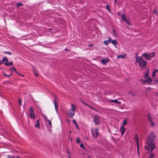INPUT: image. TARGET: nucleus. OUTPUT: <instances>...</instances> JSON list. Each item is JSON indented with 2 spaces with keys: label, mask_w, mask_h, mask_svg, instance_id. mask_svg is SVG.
<instances>
[{
  "label": "nucleus",
  "mask_w": 158,
  "mask_h": 158,
  "mask_svg": "<svg viewBox=\"0 0 158 158\" xmlns=\"http://www.w3.org/2000/svg\"><path fill=\"white\" fill-rule=\"evenodd\" d=\"M155 138V136L153 133L149 135L148 137L147 140V145H145L144 147L146 149H147L148 151L149 150H151V154L149 158H153L155 156V154H153L152 152L156 148V147L154 144V139Z\"/></svg>",
  "instance_id": "f257e3e1"
},
{
  "label": "nucleus",
  "mask_w": 158,
  "mask_h": 158,
  "mask_svg": "<svg viewBox=\"0 0 158 158\" xmlns=\"http://www.w3.org/2000/svg\"><path fill=\"white\" fill-rule=\"evenodd\" d=\"M135 62L139 63V65L141 68L145 67L146 65L147 62L142 57H137L136 58Z\"/></svg>",
  "instance_id": "f03ea898"
},
{
  "label": "nucleus",
  "mask_w": 158,
  "mask_h": 158,
  "mask_svg": "<svg viewBox=\"0 0 158 158\" xmlns=\"http://www.w3.org/2000/svg\"><path fill=\"white\" fill-rule=\"evenodd\" d=\"M98 128H97L94 129V130H91V133L92 136L95 138H97L99 135V133L98 131Z\"/></svg>",
  "instance_id": "7ed1b4c3"
},
{
  "label": "nucleus",
  "mask_w": 158,
  "mask_h": 158,
  "mask_svg": "<svg viewBox=\"0 0 158 158\" xmlns=\"http://www.w3.org/2000/svg\"><path fill=\"white\" fill-rule=\"evenodd\" d=\"M147 118L148 121L150 122L151 123V126L152 127H153L155 125L154 123L153 122L152 118L151 116L149 114H148L147 115Z\"/></svg>",
  "instance_id": "20e7f679"
},
{
  "label": "nucleus",
  "mask_w": 158,
  "mask_h": 158,
  "mask_svg": "<svg viewBox=\"0 0 158 158\" xmlns=\"http://www.w3.org/2000/svg\"><path fill=\"white\" fill-rule=\"evenodd\" d=\"M99 118V117L98 115H96L94 117L93 119V121L95 122V125H98L100 124Z\"/></svg>",
  "instance_id": "39448f33"
},
{
  "label": "nucleus",
  "mask_w": 158,
  "mask_h": 158,
  "mask_svg": "<svg viewBox=\"0 0 158 158\" xmlns=\"http://www.w3.org/2000/svg\"><path fill=\"white\" fill-rule=\"evenodd\" d=\"M121 18L122 19V20L123 21H124L126 22L129 25H131L130 22L129 20L127 19L125 15V14H123L121 15Z\"/></svg>",
  "instance_id": "423d86ee"
},
{
  "label": "nucleus",
  "mask_w": 158,
  "mask_h": 158,
  "mask_svg": "<svg viewBox=\"0 0 158 158\" xmlns=\"http://www.w3.org/2000/svg\"><path fill=\"white\" fill-rule=\"evenodd\" d=\"M30 115L31 119H35V114L33 108L31 107L30 108Z\"/></svg>",
  "instance_id": "0eeeda50"
},
{
  "label": "nucleus",
  "mask_w": 158,
  "mask_h": 158,
  "mask_svg": "<svg viewBox=\"0 0 158 158\" xmlns=\"http://www.w3.org/2000/svg\"><path fill=\"white\" fill-rule=\"evenodd\" d=\"M109 61V60L108 58L106 59H103L101 61V63L103 64L106 65L107 63Z\"/></svg>",
  "instance_id": "6e6552de"
},
{
  "label": "nucleus",
  "mask_w": 158,
  "mask_h": 158,
  "mask_svg": "<svg viewBox=\"0 0 158 158\" xmlns=\"http://www.w3.org/2000/svg\"><path fill=\"white\" fill-rule=\"evenodd\" d=\"M142 56L144 57L146 60H151V58L149 56L148 54L147 53H144L142 55Z\"/></svg>",
  "instance_id": "1a4fd4ad"
},
{
  "label": "nucleus",
  "mask_w": 158,
  "mask_h": 158,
  "mask_svg": "<svg viewBox=\"0 0 158 158\" xmlns=\"http://www.w3.org/2000/svg\"><path fill=\"white\" fill-rule=\"evenodd\" d=\"M74 113L73 112H71V111L69 110L68 111V113L67 114V115L70 118H73V116L74 115Z\"/></svg>",
  "instance_id": "9d476101"
},
{
  "label": "nucleus",
  "mask_w": 158,
  "mask_h": 158,
  "mask_svg": "<svg viewBox=\"0 0 158 158\" xmlns=\"http://www.w3.org/2000/svg\"><path fill=\"white\" fill-rule=\"evenodd\" d=\"M120 130L122 135H123L126 130V129L123 126L120 127Z\"/></svg>",
  "instance_id": "9b49d317"
},
{
  "label": "nucleus",
  "mask_w": 158,
  "mask_h": 158,
  "mask_svg": "<svg viewBox=\"0 0 158 158\" xmlns=\"http://www.w3.org/2000/svg\"><path fill=\"white\" fill-rule=\"evenodd\" d=\"M145 81H146L149 85H151L152 82V81L151 78L148 77V78L145 79Z\"/></svg>",
  "instance_id": "f8f14e48"
},
{
  "label": "nucleus",
  "mask_w": 158,
  "mask_h": 158,
  "mask_svg": "<svg viewBox=\"0 0 158 158\" xmlns=\"http://www.w3.org/2000/svg\"><path fill=\"white\" fill-rule=\"evenodd\" d=\"M76 109V107L74 105H73V104H72L71 107V108L69 110L70 111H72L73 112H74L75 111Z\"/></svg>",
  "instance_id": "ddd939ff"
},
{
  "label": "nucleus",
  "mask_w": 158,
  "mask_h": 158,
  "mask_svg": "<svg viewBox=\"0 0 158 158\" xmlns=\"http://www.w3.org/2000/svg\"><path fill=\"white\" fill-rule=\"evenodd\" d=\"M109 39L107 40H105L104 41L103 43L106 45H107L108 44L111 42V38L109 37Z\"/></svg>",
  "instance_id": "4468645a"
},
{
  "label": "nucleus",
  "mask_w": 158,
  "mask_h": 158,
  "mask_svg": "<svg viewBox=\"0 0 158 158\" xmlns=\"http://www.w3.org/2000/svg\"><path fill=\"white\" fill-rule=\"evenodd\" d=\"M32 69L34 70V73L35 75L37 77H38L39 75L37 71L33 66H32Z\"/></svg>",
  "instance_id": "2eb2a0df"
},
{
  "label": "nucleus",
  "mask_w": 158,
  "mask_h": 158,
  "mask_svg": "<svg viewBox=\"0 0 158 158\" xmlns=\"http://www.w3.org/2000/svg\"><path fill=\"white\" fill-rule=\"evenodd\" d=\"M148 55L150 58H151L155 56L156 53L154 52H152L148 54Z\"/></svg>",
  "instance_id": "dca6fc26"
},
{
  "label": "nucleus",
  "mask_w": 158,
  "mask_h": 158,
  "mask_svg": "<svg viewBox=\"0 0 158 158\" xmlns=\"http://www.w3.org/2000/svg\"><path fill=\"white\" fill-rule=\"evenodd\" d=\"M110 102H111L114 103L115 104L118 103L119 104H120L121 103L120 102L118 101L116 99H115L114 100H111L110 101Z\"/></svg>",
  "instance_id": "f3484780"
},
{
  "label": "nucleus",
  "mask_w": 158,
  "mask_h": 158,
  "mask_svg": "<svg viewBox=\"0 0 158 158\" xmlns=\"http://www.w3.org/2000/svg\"><path fill=\"white\" fill-rule=\"evenodd\" d=\"M54 105L55 109L56 111H57V109L58 108V106L57 105V102H56V100H55V101H54Z\"/></svg>",
  "instance_id": "a211bd4d"
},
{
  "label": "nucleus",
  "mask_w": 158,
  "mask_h": 158,
  "mask_svg": "<svg viewBox=\"0 0 158 158\" xmlns=\"http://www.w3.org/2000/svg\"><path fill=\"white\" fill-rule=\"evenodd\" d=\"M34 126L35 127H38L39 128H40V122L39 119L37 120V123L35 124Z\"/></svg>",
  "instance_id": "6ab92c4d"
},
{
  "label": "nucleus",
  "mask_w": 158,
  "mask_h": 158,
  "mask_svg": "<svg viewBox=\"0 0 158 158\" xmlns=\"http://www.w3.org/2000/svg\"><path fill=\"white\" fill-rule=\"evenodd\" d=\"M4 64L6 66H9L13 65V63L12 61H10L9 63L5 62Z\"/></svg>",
  "instance_id": "aec40b11"
},
{
  "label": "nucleus",
  "mask_w": 158,
  "mask_h": 158,
  "mask_svg": "<svg viewBox=\"0 0 158 158\" xmlns=\"http://www.w3.org/2000/svg\"><path fill=\"white\" fill-rule=\"evenodd\" d=\"M10 70L11 71H14L17 74H19V73L16 71L15 69V68L14 67H11L10 68Z\"/></svg>",
  "instance_id": "412c9836"
},
{
  "label": "nucleus",
  "mask_w": 158,
  "mask_h": 158,
  "mask_svg": "<svg viewBox=\"0 0 158 158\" xmlns=\"http://www.w3.org/2000/svg\"><path fill=\"white\" fill-rule=\"evenodd\" d=\"M73 123H74L75 124V125H76V128L77 129H79V127H78V125H77V123L75 120L74 119H73Z\"/></svg>",
  "instance_id": "4be33fe9"
},
{
  "label": "nucleus",
  "mask_w": 158,
  "mask_h": 158,
  "mask_svg": "<svg viewBox=\"0 0 158 158\" xmlns=\"http://www.w3.org/2000/svg\"><path fill=\"white\" fill-rule=\"evenodd\" d=\"M2 63H3V62L4 61L8 62V59L6 57H4L2 58Z\"/></svg>",
  "instance_id": "5701e85b"
},
{
  "label": "nucleus",
  "mask_w": 158,
  "mask_h": 158,
  "mask_svg": "<svg viewBox=\"0 0 158 158\" xmlns=\"http://www.w3.org/2000/svg\"><path fill=\"white\" fill-rule=\"evenodd\" d=\"M112 44L114 45L115 46L117 44V42L115 40H111V42Z\"/></svg>",
  "instance_id": "b1692460"
},
{
  "label": "nucleus",
  "mask_w": 158,
  "mask_h": 158,
  "mask_svg": "<svg viewBox=\"0 0 158 158\" xmlns=\"http://www.w3.org/2000/svg\"><path fill=\"white\" fill-rule=\"evenodd\" d=\"M134 139L136 140V143H138V138L137 134H135L134 138Z\"/></svg>",
  "instance_id": "393cba45"
},
{
  "label": "nucleus",
  "mask_w": 158,
  "mask_h": 158,
  "mask_svg": "<svg viewBox=\"0 0 158 158\" xmlns=\"http://www.w3.org/2000/svg\"><path fill=\"white\" fill-rule=\"evenodd\" d=\"M149 74V70L148 69L147 70V72L144 75V77L145 78L147 77H148Z\"/></svg>",
  "instance_id": "a878e982"
},
{
  "label": "nucleus",
  "mask_w": 158,
  "mask_h": 158,
  "mask_svg": "<svg viewBox=\"0 0 158 158\" xmlns=\"http://www.w3.org/2000/svg\"><path fill=\"white\" fill-rule=\"evenodd\" d=\"M4 53L5 54H8L9 55H12L11 53L10 52H9V51H8V52L4 51Z\"/></svg>",
  "instance_id": "bb28decb"
},
{
  "label": "nucleus",
  "mask_w": 158,
  "mask_h": 158,
  "mask_svg": "<svg viewBox=\"0 0 158 158\" xmlns=\"http://www.w3.org/2000/svg\"><path fill=\"white\" fill-rule=\"evenodd\" d=\"M124 55H119L117 56V58H124Z\"/></svg>",
  "instance_id": "cd10ccee"
},
{
  "label": "nucleus",
  "mask_w": 158,
  "mask_h": 158,
  "mask_svg": "<svg viewBox=\"0 0 158 158\" xmlns=\"http://www.w3.org/2000/svg\"><path fill=\"white\" fill-rule=\"evenodd\" d=\"M17 7L18 8H19V6H22L23 5V4L21 3H17Z\"/></svg>",
  "instance_id": "c85d7f7f"
},
{
  "label": "nucleus",
  "mask_w": 158,
  "mask_h": 158,
  "mask_svg": "<svg viewBox=\"0 0 158 158\" xmlns=\"http://www.w3.org/2000/svg\"><path fill=\"white\" fill-rule=\"evenodd\" d=\"M127 123V120L126 119H125L123 121V125L125 126Z\"/></svg>",
  "instance_id": "c756f323"
},
{
  "label": "nucleus",
  "mask_w": 158,
  "mask_h": 158,
  "mask_svg": "<svg viewBox=\"0 0 158 158\" xmlns=\"http://www.w3.org/2000/svg\"><path fill=\"white\" fill-rule=\"evenodd\" d=\"M45 117V118L46 119H47V120L48 121V123H49V125H50V126H51L52 125V123H51V121H50L48 119H47V118H46Z\"/></svg>",
  "instance_id": "7c9ffc66"
},
{
  "label": "nucleus",
  "mask_w": 158,
  "mask_h": 158,
  "mask_svg": "<svg viewBox=\"0 0 158 158\" xmlns=\"http://www.w3.org/2000/svg\"><path fill=\"white\" fill-rule=\"evenodd\" d=\"M155 76H156V73H155V72H154L153 71V72L152 74V78H154V77H155Z\"/></svg>",
  "instance_id": "2f4dec72"
},
{
  "label": "nucleus",
  "mask_w": 158,
  "mask_h": 158,
  "mask_svg": "<svg viewBox=\"0 0 158 158\" xmlns=\"http://www.w3.org/2000/svg\"><path fill=\"white\" fill-rule=\"evenodd\" d=\"M137 152H138V154H139V143H137Z\"/></svg>",
  "instance_id": "473e14b6"
},
{
  "label": "nucleus",
  "mask_w": 158,
  "mask_h": 158,
  "mask_svg": "<svg viewBox=\"0 0 158 158\" xmlns=\"http://www.w3.org/2000/svg\"><path fill=\"white\" fill-rule=\"evenodd\" d=\"M80 147L81 148H83V149H84V148H85L84 147V145H83V144H82V143H81V144H80Z\"/></svg>",
  "instance_id": "72a5a7b5"
},
{
  "label": "nucleus",
  "mask_w": 158,
  "mask_h": 158,
  "mask_svg": "<svg viewBox=\"0 0 158 158\" xmlns=\"http://www.w3.org/2000/svg\"><path fill=\"white\" fill-rule=\"evenodd\" d=\"M19 105L21 106L22 105L21 100L20 99H19Z\"/></svg>",
  "instance_id": "f704fd0d"
},
{
  "label": "nucleus",
  "mask_w": 158,
  "mask_h": 158,
  "mask_svg": "<svg viewBox=\"0 0 158 158\" xmlns=\"http://www.w3.org/2000/svg\"><path fill=\"white\" fill-rule=\"evenodd\" d=\"M3 75L4 76H5L6 77H10V75H8L6 74L5 73H3Z\"/></svg>",
  "instance_id": "c9c22d12"
},
{
  "label": "nucleus",
  "mask_w": 158,
  "mask_h": 158,
  "mask_svg": "<svg viewBox=\"0 0 158 158\" xmlns=\"http://www.w3.org/2000/svg\"><path fill=\"white\" fill-rule=\"evenodd\" d=\"M77 142L78 143H79L80 142V140L79 139H78V138L77 139Z\"/></svg>",
  "instance_id": "e433bc0d"
},
{
  "label": "nucleus",
  "mask_w": 158,
  "mask_h": 158,
  "mask_svg": "<svg viewBox=\"0 0 158 158\" xmlns=\"http://www.w3.org/2000/svg\"><path fill=\"white\" fill-rule=\"evenodd\" d=\"M113 31L114 33V35H115V36H116V35H117V34L115 31L114 30H113Z\"/></svg>",
  "instance_id": "4c0bfd02"
},
{
  "label": "nucleus",
  "mask_w": 158,
  "mask_h": 158,
  "mask_svg": "<svg viewBox=\"0 0 158 158\" xmlns=\"http://www.w3.org/2000/svg\"><path fill=\"white\" fill-rule=\"evenodd\" d=\"M89 107L90 108H91V109H92V110H95L96 111H97V110L95 109V108H93V107H92L91 106H89Z\"/></svg>",
  "instance_id": "58836bf2"
},
{
  "label": "nucleus",
  "mask_w": 158,
  "mask_h": 158,
  "mask_svg": "<svg viewBox=\"0 0 158 158\" xmlns=\"http://www.w3.org/2000/svg\"><path fill=\"white\" fill-rule=\"evenodd\" d=\"M54 101L56 100V102H57V97L56 96H54Z\"/></svg>",
  "instance_id": "ea45409f"
},
{
  "label": "nucleus",
  "mask_w": 158,
  "mask_h": 158,
  "mask_svg": "<svg viewBox=\"0 0 158 158\" xmlns=\"http://www.w3.org/2000/svg\"><path fill=\"white\" fill-rule=\"evenodd\" d=\"M106 8H107V9L108 10H110V8H109V6H108V5H106Z\"/></svg>",
  "instance_id": "a19ab883"
},
{
  "label": "nucleus",
  "mask_w": 158,
  "mask_h": 158,
  "mask_svg": "<svg viewBox=\"0 0 158 158\" xmlns=\"http://www.w3.org/2000/svg\"><path fill=\"white\" fill-rule=\"evenodd\" d=\"M154 72H155L156 73H157L158 72V69H154Z\"/></svg>",
  "instance_id": "79ce46f5"
},
{
  "label": "nucleus",
  "mask_w": 158,
  "mask_h": 158,
  "mask_svg": "<svg viewBox=\"0 0 158 158\" xmlns=\"http://www.w3.org/2000/svg\"><path fill=\"white\" fill-rule=\"evenodd\" d=\"M83 103L84 104V105H85V106H88V107H89V105H88V104H87V103H86L85 102H83Z\"/></svg>",
  "instance_id": "37998d69"
},
{
  "label": "nucleus",
  "mask_w": 158,
  "mask_h": 158,
  "mask_svg": "<svg viewBox=\"0 0 158 158\" xmlns=\"http://www.w3.org/2000/svg\"><path fill=\"white\" fill-rule=\"evenodd\" d=\"M67 153L69 155H70V152H69V151L67 150Z\"/></svg>",
  "instance_id": "c03bdc74"
},
{
  "label": "nucleus",
  "mask_w": 158,
  "mask_h": 158,
  "mask_svg": "<svg viewBox=\"0 0 158 158\" xmlns=\"http://www.w3.org/2000/svg\"><path fill=\"white\" fill-rule=\"evenodd\" d=\"M155 81L156 82H157V83H158V79H156Z\"/></svg>",
  "instance_id": "a18cd8bd"
},
{
  "label": "nucleus",
  "mask_w": 158,
  "mask_h": 158,
  "mask_svg": "<svg viewBox=\"0 0 158 158\" xmlns=\"http://www.w3.org/2000/svg\"><path fill=\"white\" fill-rule=\"evenodd\" d=\"M19 74L20 76H22V77H24V75H22V74H20L19 73V74Z\"/></svg>",
  "instance_id": "49530a36"
},
{
  "label": "nucleus",
  "mask_w": 158,
  "mask_h": 158,
  "mask_svg": "<svg viewBox=\"0 0 158 158\" xmlns=\"http://www.w3.org/2000/svg\"><path fill=\"white\" fill-rule=\"evenodd\" d=\"M8 158H15V156H12V157H9V156H8L7 157Z\"/></svg>",
  "instance_id": "de8ad7c7"
},
{
  "label": "nucleus",
  "mask_w": 158,
  "mask_h": 158,
  "mask_svg": "<svg viewBox=\"0 0 158 158\" xmlns=\"http://www.w3.org/2000/svg\"><path fill=\"white\" fill-rule=\"evenodd\" d=\"M146 82H147L146 81H145V80L143 82V84L144 85L145 84V83Z\"/></svg>",
  "instance_id": "09e8293b"
},
{
  "label": "nucleus",
  "mask_w": 158,
  "mask_h": 158,
  "mask_svg": "<svg viewBox=\"0 0 158 158\" xmlns=\"http://www.w3.org/2000/svg\"><path fill=\"white\" fill-rule=\"evenodd\" d=\"M2 63H3L2 62V60L1 61L0 60V65H1Z\"/></svg>",
  "instance_id": "8fccbe9b"
},
{
  "label": "nucleus",
  "mask_w": 158,
  "mask_h": 158,
  "mask_svg": "<svg viewBox=\"0 0 158 158\" xmlns=\"http://www.w3.org/2000/svg\"><path fill=\"white\" fill-rule=\"evenodd\" d=\"M92 46H93V45L92 44H90L89 45V46L90 47H92Z\"/></svg>",
  "instance_id": "3c124183"
},
{
  "label": "nucleus",
  "mask_w": 158,
  "mask_h": 158,
  "mask_svg": "<svg viewBox=\"0 0 158 158\" xmlns=\"http://www.w3.org/2000/svg\"><path fill=\"white\" fill-rule=\"evenodd\" d=\"M65 51H69V49H67V48H66L65 49Z\"/></svg>",
  "instance_id": "603ef678"
},
{
  "label": "nucleus",
  "mask_w": 158,
  "mask_h": 158,
  "mask_svg": "<svg viewBox=\"0 0 158 158\" xmlns=\"http://www.w3.org/2000/svg\"><path fill=\"white\" fill-rule=\"evenodd\" d=\"M156 96H157L158 97V93L156 92Z\"/></svg>",
  "instance_id": "864d4df0"
},
{
  "label": "nucleus",
  "mask_w": 158,
  "mask_h": 158,
  "mask_svg": "<svg viewBox=\"0 0 158 158\" xmlns=\"http://www.w3.org/2000/svg\"><path fill=\"white\" fill-rule=\"evenodd\" d=\"M68 158H71V156L70 155H68Z\"/></svg>",
  "instance_id": "5fc2aeb1"
},
{
  "label": "nucleus",
  "mask_w": 158,
  "mask_h": 158,
  "mask_svg": "<svg viewBox=\"0 0 158 158\" xmlns=\"http://www.w3.org/2000/svg\"><path fill=\"white\" fill-rule=\"evenodd\" d=\"M71 131H69V133L70 134H71Z\"/></svg>",
  "instance_id": "6e6d98bb"
},
{
  "label": "nucleus",
  "mask_w": 158,
  "mask_h": 158,
  "mask_svg": "<svg viewBox=\"0 0 158 158\" xmlns=\"http://www.w3.org/2000/svg\"><path fill=\"white\" fill-rule=\"evenodd\" d=\"M12 75V73H10L9 75H10V76L11 75Z\"/></svg>",
  "instance_id": "4d7b16f0"
},
{
  "label": "nucleus",
  "mask_w": 158,
  "mask_h": 158,
  "mask_svg": "<svg viewBox=\"0 0 158 158\" xmlns=\"http://www.w3.org/2000/svg\"><path fill=\"white\" fill-rule=\"evenodd\" d=\"M116 0H114V2H116Z\"/></svg>",
  "instance_id": "13d9d810"
},
{
  "label": "nucleus",
  "mask_w": 158,
  "mask_h": 158,
  "mask_svg": "<svg viewBox=\"0 0 158 158\" xmlns=\"http://www.w3.org/2000/svg\"><path fill=\"white\" fill-rule=\"evenodd\" d=\"M156 11H155V13H156Z\"/></svg>",
  "instance_id": "bf43d9fd"
}]
</instances>
